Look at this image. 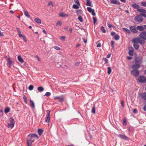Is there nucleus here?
<instances>
[{
  "mask_svg": "<svg viewBox=\"0 0 146 146\" xmlns=\"http://www.w3.org/2000/svg\"><path fill=\"white\" fill-rule=\"evenodd\" d=\"M27 143L28 146H31L32 143L36 139H38V137L35 134H30L28 136Z\"/></svg>",
  "mask_w": 146,
  "mask_h": 146,
  "instance_id": "obj_1",
  "label": "nucleus"
},
{
  "mask_svg": "<svg viewBox=\"0 0 146 146\" xmlns=\"http://www.w3.org/2000/svg\"><path fill=\"white\" fill-rule=\"evenodd\" d=\"M135 64L131 66V68L133 69H135L137 70L140 67V65L141 63V62L139 61L137 59H135Z\"/></svg>",
  "mask_w": 146,
  "mask_h": 146,
  "instance_id": "obj_2",
  "label": "nucleus"
},
{
  "mask_svg": "<svg viewBox=\"0 0 146 146\" xmlns=\"http://www.w3.org/2000/svg\"><path fill=\"white\" fill-rule=\"evenodd\" d=\"M137 80L140 83H145L146 82V78L143 76H139L137 79Z\"/></svg>",
  "mask_w": 146,
  "mask_h": 146,
  "instance_id": "obj_3",
  "label": "nucleus"
},
{
  "mask_svg": "<svg viewBox=\"0 0 146 146\" xmlns=\"http://www.w3.org/2000/svg\"><path fill=\"white\" fill-rule=\"evenodd\" d=\"M46 112L47 114L46 115L45 119V121L46 122L49 123L50 122V111L49 110H47L46 111Z\"/></svg>",
  "mask_w": 146,
  "mask_h": 146,
  "instance_id": "obj_4",
  "label": "nucleus"
},
{
  "mask_svg": "<svg viewBox=\"0 0 146 146\" xmlns=\"http://www.w3.org/2000/svg\"><path fill=\"white\" fill-rule=\"evenodd\" d=\"M135 20L137 22L141 23L143 20V18L142 16L140 15H138L134 18Z\"/></svg>",
  "mask_w": 146,
  "mask_h": 146,
  "instance_id": "obj_5",
  "label": "nucleus"
},
{
  "mask_svg": "<svg viewBox=\"0 0 146 146\" xmlns=\"http://www.w3.org/2000/svg\"><path fill=\"white\" fill-rule=\"evenodd\" d=\"M139 73V71L136 69H133V70L131 72V74L135 76H138Z\"/></svg>",
  "mask_w": 146,
  "mask_h": 146,
  "instance_id": "obj_6",
  "label": "nucleus"
},
{
  "mask_svg": "<svg viewBox=\"0 0 146 146\" xmlns=\"http://www.w3.org/2000/svg\"><path fill=\"white\" fill-rule=\"evenodd\" d=\"M129 29L130 31L133 33H136L138 32L137 27L136 28L134 26L130 27Z\"/></svg>",
  "mask_w": 146,
  "mask_h": 146,
  "instance_id": "obj_7",
  "label": "nucleus"
},
{
  "mask_svg": "<svg viewBox=\"0 0 146 146\" xmlns=\"http://www.w3.org/2000/svg\"><path fill=\"white\" fill-rule=\"evenodd\" d=\"M139 37L144 40H146V32H143L141 33L139 35Z\"/></svg>",
  "mask_w": 146,
  "mask_h": 146,
  "instance_id": "obj_8",
  "label": "nucleus"
},
{
  "mask_svg": "<svg viewBox=\"0 0 146 146\" xmlns=\"http://www.w3.org/2000/svg\"><path fill=\"white\" fill-rule=\"evenodd\" d=\"M132 42H135L137 43H139L141 44L142 43V40L139 38H135L132 40Z\"/></svg>",
  "mask_w": 146,
  "mask_h": 146,
  "instance_id": "obj_9",
  "label": "nucleus"
},
{
  "mask_svg": "<svg viewBox=\"0 0 146 146\" xmlns=\"http://www.w3.org/2000/svg\"><path fill=\"white\" fill-rule=\"evenodd\" d=\"M139 95L142 99L145 100H146V92L139 94Z\"/></svg>",
  "mask_w": 146,
  "mask_h": 146,
  "instance_id": "obj_10",
  "label": "nucleus"
},
{
  "mask_svg": "<svg viewBox=\"0 0 146 146\" xmlns=\"http://www.w3.org/2000/svg\"><path fill=\"white\" fill-rule=\"evenodd\" d=\"M88 11L92 13V14L93 16H95L96 14L94 12V10L92 9L91 8L88 7L87 8Z\"/></svg>",
  "mask_w": 146,
  "mask_h": 146,
  "instance_id": "obj_11",
  "label": "nucleus"
},
{
  "mask_svg": "<svg viewBox=\"0 0 146 146\" xmlns=\"http://www.w3.org/2000/svg\"><path fill=\"white\" fill-rule=\"evenodd\" d=\"M137 11L141 13V15L142 16L146 13V10L144 9H138Z\"/></svg>",
  "mask_w": 146,
  "mask_h": 146,
  "instance_id": "obj_12",
  "label": "nucleus"
},
{
  "mask_svg": "<svg viewBox=\"0 0 146 146\" xmlns=\"http://www.w3.org/2000/svg\"><path fill=\"white\" fill-rule=\"evenodd\" d=\"M118 136L122 139H125L127 140H129L128 138L125 135L119 134L118 135Z\"/></svg>",
  "mask_w": 146,
  "mask_h": 146,
  "instance_id": "obj_13",
  "label": "nucleus"
},
{
  "mask_svg": "<svg viewBox=\"0 0 146 146\" xmlns=\"http://www.w3.org/2000/svg\"><path fill=\"white\" fill-rule=\"evenodd\" d=\"M54 98L55 99H58L61 102L63 101L64 100V97L62 96H55L54 97Z\"/></svg>",
  "mask_w": 146,
  "mask_h": 146,
  "instance_id": "obj_14",
  "label": "nucleus"
},
{
  "mask_svg": "<svg viewBox=\"0 0 146 146\" xmlns=\"http://www.w3.org/2000/svg\"><path fill=\"white\" fill-rule=\"evenodd\" d=\"M19 36L20 37H22L24 40L25 42H26L27 41V39L24 35L22 34L21 33L19 34Z\"/></svg>",
  "mask_w": 146,
  "mask_h": 146,
  "instance_id": "obj_15",
  "label": "nucleus"
},
{
  "mask_svg": "<svg viewBox=\"0 0 146 146\" xmlns=\"http://www.w3.org/2000/svg\"><path fill=\"white\" fill-rule=\"evenodd\" d=\"M110 3L114 4H120V3L117 0H110Z\"/></svg>",
  "mask_w": 146,
  "mask_h": 146,
  "instance_id": "obj_16",
  "label": "nucleus"
},
{
  "mask_svg": "<svg viewBox=\"0 0 146 146\" xmlns=\"http://www.w3.org/2000/svg\"><path fill=\"white\" fill-rule=\"evenodd\" d=\"M59 16L62 17H65L68 16V15L63 12H61L59 14Z\"/></svg>",
  "mask_w": 146,
  "mask_h": 146,
  "instance_id": "obj_17",
  "label": "nucleus"
},
{
  "mask_svg": "<svg viewBox=\"0 0 146 146\" xmlns=\"http://www.w3.org/2000/svg\"><path fill=\"white\" fill-rule=\"evenodd\" d=\"M7 61H8V64L9 65V67L10 68L12 65L13 64V62L11 60L10 58H9L8 59Z\"/></svg>",
  "mask_w": 146,
  "mask_h": 146,
  "instance_id": "obj_18",
  "label": "nucleus"
},
{
  "mask_svg": "<svg viewBox=\"0 0 146 146\" xmlns=\"http://www.w3.org/2000/svg\"><path fill=\"white\" fill-rule=\"evenodd\" d=\"M137 30L140 31H142L144 29V28L141 26H137Z\"/></svg>",
  "mask_w": 146,
  "mask_h": 146,
  "instance_id": "obj_19",
  "label": "nucleus"
},
{
  "mask_svg": "<svg viewBox=\"0 0 146 146\" xmlns=\"http://www.w3.org/2000/svg\"><path fill=\"white\" fill-rule=\"evenodd\" d=\"M86 1L87 3L86 4V5L88 6L92 7L93 5L91 3V2L90 1V0H85Z\"/></svg>",
  "mask_w": 146,
  "mask_h": 146,
  "instance_id": "obj_20",
  "label": "nucleus"
},
{
  "mask_svg": "<svg viewBox=\"0 0 146 146\" xmlns=\"http://www.w3.org/2000/svg\"><path fill=\"white\" fill-rule=\"evenodd\" d=\"M131 6L135 9H137V10L138 9H139V6L138 5L136 4V3L132 4L131 5Z\"/></svg>",
  "mask_w": 146,
  "mask_h": 146,
  "instance_id": "obj_21",
  "label": "nucleus"
},
{
  "mask_svg": "<svg viewBox=\"0 0 146 146\" xmlns=\"http://www.w3.org/2000/svg\"><path fill=\"white\" fill-rule=\"evenodd\" d=\"M30 102L31 103L30 106H31L33 108V109H35V105L33 101L31 100H30Z\"/></svg>",
  "mask_w": 146,
  "mask_h": 146,
  "instance_id": "obj_22",
  "label": "nucleus"
},
{
  "mask_svg": "<svg viewBox=\"0 0 146 146\" xmlns=\"http://www.w3.org/2000/svg\"><path fill=\"white\" fill-rule=\"evenodd\" d=\"M34 20L35 22L38 24H41V20L38 18H35Z\"/></svg>",
  "mask_w": 146,
  "mask_h": 146,
  "instance_id": "obj_23",
  "label": "nucleus"
},
{
  "mask_svg": "<svg viewBox=\"0 0 146 146\" xmlns=\"http://www.w3.org/2000/svg\"><path fill=\"white\" fill-rule=\"evenodd\" d=\"M133 42V46L136 49H138L139 48L138 44L135 42Z\"/></svg>",
  "mask_w": 146,
  "mask_h": 146,
  "instance_id": "obj_24",
  "label": "nucleus"
},
{
  "mask_svg": "<svg viewBox=\"0 0 146 146\" xmlns=\"http://www.w3.org/2000/svg\"><path fill=\"white\" fill-rule=\"evenodd\" d=\"M123 29L127 33L129 34L130 33V31L127 28H123Z\"/></svg>",
  "mask_w": 146,
  "mask_h": 146,
  "instance_id": "obj_25",
  "label": "nucleus"
},
{
  "mask_svg": "<svg viewBox=\"0 0 146 146\" xmlns=\"http://www.w3.org/2000/svg\"><path fill=\"white\" fill-rule=\"evenodd\" d=\"M23 11L25 15L28 18H30V16L28 12L25 10H23Z\"/></svg>",
  "mask_w": 146,
  "mask_h": 146,
  "instance_id": "obj_26",
  "label": "nucleus"
},
{
  "mask_svg": "<svg viewBox=\"0 0 146 146\" xmlns=\"http://www.w3.org/2000/svg\"><path fill=\"white\" fill-rule=\"evenodd\" d=\"M18 59L19 61L21 63L24 62L23 59L20 55H19L18 56Z\"/></svg>",
  "mask_w": 146,
  "mask_h": 146,
  "instance_id": "obj_27",
  "label": "nucleus"
},
{
  "mask_svg": "<svg viewBox=\"0 0 146 146\" xmlns=\"http://www.w3.org/2000/svg\"><path fill=\"white\" fill-rule=\"evenodd\" d=\"M62 24V23L61 21H58L57 22L56 25L57 27H59Z\"/></svg>",
  "mask_w": 146,
  "mask_h": 146,
  "instance_id": "obj_28",
  "label": "nucleus"
},
{
  "mask_svg": "<svg viewBox=\"0 0 146 146\" xmlns=\"http://www.w3.org/2000/svg\"><path fill=\"white\" fill-rule=\"evenodd\" d=\"M44 90V88L42 87H38V88H37L39 92H42Z\"/></svg>",
  "mask_w": 146,
  "mask_h": 146,
  "instance_id": "obj_29",
  "label": "nucleus"
},
{
  "mask_svg": "<svg viewBox=\"0 0 146 146\" xmlns=\"http://www.w3.org/2000/svg\"><path fill=\"white\" fill-rule=\"evenodd\" d=\"M14 124L12 123H10V124H9L7 127L8 128H10L11 129H12L14 126Z\"/></svg>",
  "mask_w": 146,
  "mask_h": 146,
  "instance_id": "obj_30",
  "label": "nucleus"
},
{
  "mask_svg": "<svg viewBox=\"0 0 146 146\" xmlns=\"http://www.w3.org/2000/svg\"><path fill=\"white\" fill-rule=\"evenodd\" d=\"M100 29L101 31H102L103 33H106V31L105 30L104 28V27L101 26L100 27Z\"/></svg>",
  "mask_w": 146,
  "mask_h": 146,
  "instance_id": "obj_31",
  "label": "nucleus"
},
{
  "mask_svg": "<svg viewBox=\"0 0 146 146\" xmlns=\"http://www.w3.org/2000/svg\"><path fill=\"white\" fill-rule=\"evenodd\" d=\"M23 99L24 102H25V103L26 104H27V98L25 95H23Z\"/></svg>",
  "mask_w": 146,
  "mask_h": 146,
  "instance_id": "obj_32",
  "label": "nucleus"
},
{
  "mask_svg": "<svg viewBox=\"0 0 146 146\" xmlns=\"http://www.w3.org/2000/svg\"><path fill=\"white\" fill-rule=\"evenodd\" d=\"M91 112L92 113L94 114H95V106H94L92 107L91 111Z\"/></svg>",
  "mask_w": 146,
  "mask_h": 146,
  "instance_id": "obj_33",
  "label": "nucleus"
},
{
  "mask_svg": "<svg viewBox=\"0 0 146 146\" xmlns=\"http://www.w3.org/2000/svg\"><path fill=\"white\" fill-rule=\"evenodd\" d=\"M43 130L41 129H38V134L40 135H41L43 133Z\"/></svg>",
  "mask_w": 146,
  "mask_h": 146,
  "instance_id": "obj_34",
  "label": "nucleus"
},
{
  "mask_svg": "<svg viewBox=\"0 0 146 146\" xmlns=\"http://www.w3.org/2000/svg\"><path fill=\"white\" fill-rule=\"evenodd\" d=\"M82 11L81 10H79L76 11V13L78 15H79L82 14Z\"/></svg>",
  "mask_w": 146,
  "mask_h": 146,
  "instance_id": "obj_35",
  "label": "nucleus"
},
{
  "mask_svg": "<svg viewBox=\"0 0 146 146\" xmlns=\"http://www.w3.org/2000/svg\"><path fill=\"white\" fill-rule=\"evenodd\" d=\"M108 73L109 74L111 73V69L110 67H108Z\"/></svg>",
  "mask_w": 146,
  "mask_h": 146,
  "instance_id": "obj_36",
  "label": "nucleus"
},
{
  "mask_svg": "<svg viewBox=\"0 0 146 146\" xmlns=\"http://www.w3.org/2000/svg\"><path fill=\"white\" fill-rule=\"evenodd\" d=\"M133 50H130L129 51V54L130 56H133Z\"/></svg>",
  "mask_w": 146,
  "mask_h": 146,
  "instance_id": "obj_37",
  "label": "nucleus"
},
{
  "mask_svg": "<svg viewBox=\"0 0 146 146\" xmlns=\"http://www.w3.org/2000/svg\"><path fill=\"white\" fill-rule=\"evenodd\" d=\"M10 121L11 122V123H12L14 124L15 122L13 118L12 117L10 118Z\"/></svg>",
  "mask_w": 146,
  "mask_h": 146,
  "instance_id": "obj_38",
  "label": "nucleus"
},
{
  "mask_svg": "<svg viewBox=\"0 0 146 146\" xmlns=\"http://www.w3.org/2000/svg\"><path fill=\"white\" fill-rule=\"evenodd\" d=\"M10 109L9 108H7L5 109V113H8Z\"/></svg>",
  "mask_w": 146,
  "mask_h": 146,
  "instance_id": "obj_39",
  "label": "nucleus"
},
{
  "mask_svg": "<svg viewBox=\"0 0 146 146\" xmlns=\"http://www.w3.org/2000/svg\"><path fill=\"white\" fill-rule=\"evenodd\" d=\"M72 7L73 8L76 9H78L79 8V7L75 4H74L73 5Z\"/></svg>",
  "mask_w": 146,
  "mask_h": 146,
  "instance_id": "obj_40",
  "label": "nucleus"
},
{
  "mask_svg": "<svg viewBox=\"0 0 146 146\" xmlns=\"http://www.w3.org/2000/svg\"><path fill=\"white\" fill-rule=\"evenodd\" d=\"M114 38L115 40H118L119 39V35H115L114 36Z\"/></svg>",
  "mask_w": 146,
  "mask_h": 146,
  "instance_id": "obj_41",
  "label": "nucleus"
},
{
  "mask_svg": "<svg viewBox=\"0 0 146 146\" xmlns=\"http://www.w3.org/2000/svg\"><path fill=\"white\" fill-rule=\"evenodd\" d=\"M53 47L56 50H60V48L58 46H55Z\"/></svg>",
  "mask_w": 146,
  "mask_h": 146,
  "instance_id": "obj_42",
  "label": "nucleus"
},
{
  "mask_svg": "<svg viewBox=\"0 0 146 146\" xmlns=\"http://www.w3.org/2000/svg\"><path fill=\"white\" fill-rule=\"evenodd\" d=\"M74 1L75 3L77 4L78 5L80 6V3L78 0H74Z\"/></svg>",
  "mask_w": 146,
  "mask_h": 146,
  "instance_id": "obj_43",
  "label": "nucleus"
},
{
  "mask_svg": "<svg viewBox=\"0 0 146 146\" xmlns=\"http://www.w3.org/2000/svg\"><path fill=\"white\" fill-rule=\"evenodd\" d=\"M34 87L32 85H30L29 87V90H31L33 89Z\"/></svg>",
  "mask_w": 146,
  "mask_h": 146,
  "instance_id": "obj_44",
  "label": "nucleus"
},
{
  "mask_svg": "<svg viewBox=\"0 0 146 146\" xmlns=\"http://www.w3.org/2000/svg\"><path fill=\"white\" fill-rule=\"evenodd\" d=\"M51 95V93L50 92H47L45 93V96H49Z\"/></svg>",
  "mask_w": 146,
  "mask_h": 146,
  "instance_id": "obj_45",
  "label": "nucleus"
},
{
  "mask_svg": "<svg viewBox=\"0 0 146 146\" xmlns=\"http://www.w3.org/2000/svg\"><path fill=\"white\" fill-rule=\"evenodd\" d=\"M141 4L142 6L146 7V2H141Z\"/></svg>",
  "mask_w": 146,
  "mask_h": 146,
  "instance_id": "obj_46",
  "label": "nucleus"
},
{
  "mask_svg": "<svg viewBox=\"0 0 146 146\" xmlns=\"http://www.w3.org/2000/svg\"><path fill=\"white\" fill-rule=\"evenodd\" d=\"M78 20L81 22H83V19L82 17L81 16H79L78 17Z\"/></svg>",
  "mask_w": 146,
  "mask_h": 146,
  "instance_id": "obj_47",
  "label": "nucleus"
},
{
  "mask_svg": "<svg viewBox=\"0 0 146 146\" xmlns=\"http://www.w3.org/2000/svg\"><path fill=\"white\" fill-rule=\"evenodd\" d=\"M51 5L52 7H53V5L52 4V1H50L48 4V6H50Z\"/></svg>",
  "mask_w": 146,
  "mask_h": 146,
  "instance_id": "obj_48",
  "label": "nucleus"
},
{
  "mask_svg": "<svg viewBox=\"0 0 146 146\" xmlns=\"http://www.w3.org/2000/svg\"><path fill=\"white\" fill-rule=\"evenodd\" d=\"M66 38V37L64 36H63L60 37V39L61 40L64 41Z\"/></svg>",
  "mask_w": 146,
  "mask_h": 146,
  "instance_id": "obj_49",
  "label": "nucleus"
},
{
  "mask_svg": "<svg viewBox=\"0 0 146 146\" xmlns=\"http://www.w3.org/2000/svg\"><path fill=\"white\" fill-rule=\"evenodd\" d=\"M111 46L112 47V48H114V42L113 41H111Z\"/></svg>",
  "mask_w": 146,
  "mask_h": 146,
  "instance_id": "obj_50",
  "label": "nucleus"
},
{
  "mask_svg": "<svg viewBox=\"0 0 146 146\" xmlns=\"http://www.w3.org/2000/svg\"><path fill=\"white\" fill-rule=\"evenodd\" d=\"M35 57L39 61H40L41 60L40 58L38 56V55H36L35 56Z\"/></svg>",
  "mask_w": 146,
  "mask_h": 146,
  "instance_id": "obj_51",
  "label": "nucleus"
},
{
  "mask_svg": "<svg viewBox=\"0 0 146 146\" xmlns=\"http://www.w3.org/2000/svg\"><path fill=\"white\" fill-rule=\"evenodd\" d=\"M93 19L94 23V24H95V23L97 21V19L95 17H93Z\"/></svg>",
  "mask_w": 146,
  "mask_h": 146,
  "instance_id": "obj_52",
  "label": "nucleus"
},
{
  "mask_svg": "<svg viewBox=\"0 0 146 146\" xmlns=\"http://www.w3.org/2000/svg\"><path fill=\"white\" fill-rule=\"evenodd\" d=\"M4 36V35L3 33L1 32L0 31V36Z\"/></svg>",
  "mask_w": 146,
  "mask_h": 146,
  "instance_id": "obj_53",
  "label": "nucleus"
},
{
  "mask_svg": "<svg viewBox=\"0 0 146 146\" xmlns=\"http://www.w3.org/2000/svg\"><path fill=\"white\" fill-rule=\"evenodd\" d=\"M104 60L105 62L106 63H107L108 62V60L106 58H104Z\"/></svg>",
  "mask_w": 146,
  "mask_h": 146,
  "instance_id": "obj_54",
  "label": "nucleus"
},
{
  "mask_svg": "<svg viewBox=\"0 0 146 146\" xmlns=\"http://www.w3.org/2000/svg\"><path fill=\"white\" fill-rule=\"evenodd\" d=\"M107 24H108V27L109 28H110L111 27H112V25H111L109 23V22H108L107 23Z\"/></svg>",
  "mask_w": 146,
  "mask_h": 146,
  "instance_id": "obj_55",
  "label": "nucleus"
},
{
  "mask_svg": "<svg viewBox=\"0 0 146 146\" xmlns=\"http://www.w3.org/2000/svg\"><path fill=\"white\" fill-rule=\"evenodd\" d=\"M17 31H18V33L19 34L21 33V31L19 30V29L18 28H17Z\"/></svg>",
  "mask_w": 146,
  "mask_h": 146,
  "instance_id": "obj_56",
  "label": "nucleus"
},
{
  "mask_svg": "<svg viewBox=\"0 0 146 146\" xmlns=\"http://www.w3.org/2000/svg\"><path fill=\"white\" fill-rule=\"evenodd\" d=\"M97 47H100L101 46V44L100 43H98L97 45Z\"/></svg>",
  "mask_w": 146,
  "mask_h": 146,
  "instance_id": "obj_57",
  "label": "nucleus"
},
{
  "mask_svg": "<svg viewBox=\"0 0 146 146\" xmlns=\"http://www.w3.org/2000/svg\"><path fill=\"white\" fill-rule=\"evenodd\" d=\"M111 36H114V35H115V33L114 32H111Z\"/></svg>",
  "mask_w": 146,
  "mask_h": 146,
  "instance_id": "obj_58",
  "label": "nucleus"
},
{
  "mask_svg": "<svg viewBox=\"0 0 146 146\" xmlns=\"http://www.w3.org/2000/svg\"><path fill=\"white\" fill-rule=\"evenodd\" d=\"M121 105L122 107L123 108L124 107L123 102V101H121Z\"/></svg>",
  "mask_w": 146,
  "mask_h": 146,
  "instance_id": "obj_59",
  "label": "nucleus"
},
{
  "mask_svg": "<svg viewBox=\"0 0 146 146\" xmlns=\"http://www.w3.org/2000/svg\"><path fill=\"white\" fill-rule=\"evenodd\" d=\"M132 57H131L128 56L127 57V58L129 60H130L131 59H132Z\"/></svg>",
  "mask_w": 146,
  "mask_h": 146,
  "instance_id": "obj_60",
  "label": "nucleus"
},
{
  "mask_svg": "<svg viewBox=\"0 0 146 146\" xmlns=\"http://www.w3.org/2000/svg\"><path fill=\"white\" fill-rule=\"evenodd\" d=\"M83 40L84 42L85 43H86L87 42V40L85 39L84 38H83Z\"/></svg>",
  "mask_w": 146,
  "mask_h": 146,
  "instance_id": "obj_61",
  "label": "nucleus"
},
{
  "mask_svg": "<svg viewBox=\"0 0 146 146\" xmlns=\"http://www.w3.org/2000/svg\"><path fill=\"white\" fill-rule=\"evenodd\" d=\"M143 109L144 110L146 111V104L144 107Z\"/></svg>",
  "mask_w": 146,
  "mask_h": 146,
  "instance_id": "obj_62",
  "label": "nucleus"
},
{
  "mask_svg": "<svg viewBox=\"0 0 146 146\" xmlns=\"http://www.w3.org/2000/svg\"><path fill=\"white\" fill-rule=\"evenodd\" d=\"M111 56L110 54H108L107 56V57L108 58H110Z\"/></svg>",
  "mask_w": 146,
  "mask_h": 146,
  "instance_id": "obj_63",
  "label": "nucleus"
},
{
  "mask_svg": "<svg viewBox=\"0 0 146 146\" xmlns=\"http://www.w3.org/2000/svg\"><path fill=\"white\" fill-rule=\"evenodd\" d=\"M121 1L124 3H125L126 2L125 0H120Z\"/></svg>",
  "mask_w": 146,
  "mask_h": 146,
  "instance_id": "obj_64",
  "label": "nucleus"
}]
</instances>
